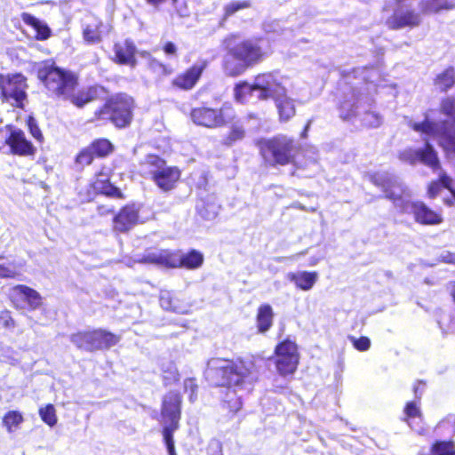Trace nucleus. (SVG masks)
<instances>
[{
  "instance_id": "2f4dec72",
  "label": "nucleus",
  "mask_w": 455,
  "mask_h": 455,
  "mask_svg": "<svg viewBox=\"0 0 455 455\" xmlns=\"http://www.w3.org/2000/svg\"><path fill=\"white\" fill-rule=\"evenodd\" d=\"M420 455H455V444L453 442H436L428 453Z\"/></svg>"
},
{
  "instance_id": "e433bc0d",
  "label": "nucleus",
  "mask_w": 455,
  "mask_h": 455,
  "mask_svg": "<svg viewBox=\"0 0 455 455\" xmlns=\"http://www.w3.org/2000/svg\"><path fill=\"white\" fill-rule=\"evenodd\" d=\"M438 175L440 178V181L439 182H432L429 185L428 195L432 197L435 196V195H437V193L440 189V187L442 185L444 188L450 189L455 196V192L451 188V180L445 173L440 172Z\"/></svg>"
},
{
  "instance_id": "09e8293b",
  "label": "nucleus",
  "mask_w": 455,
  "mask_h": 455,
  "mask_svg": "<svg viewBox=\"0 0 455 455\" xmlns=\"http://www.w3.org/2000/svg\"><path fill=\"white\" fill-rule=\"evenodd\" d=\"M0 323L6 328H13L15 326L14 320L11 316V314L9 311L1 312Z\"/></svg>"
},
{
  "instance_id": "f704fd0d",
  "label": "nucleus",
  "mask_w": 455,
  "mask_h": 455,
  "mask_svg": "<svg viewBox=\"0 0 455 455\" xmlns=\"http://www.w3.org/2000/svg\"><path fill=\"white\" fill-rule=\"evenodd\" d=\"M454 78H455L454 69L448 68L437 76V78L435 80V84L441 90H447L448 88H451L453 85Z\"/></svg>"
},
{
  "instance_id": "bb28decb",
  "label": "nucleus",
  "mask_w": 455,
  "mask_h": 455,
  "mask_svg": "<svg viewBox=\"0 0 455 455\" xmlns=\"http://www.w3.org/2000/svg\"><path fill=\"white\" fill-rule=\"evenodd\" d=\"M274 312L268 304L260 305L257 312V328L259 332L267 331L273 324Z\"/></svg>"
},
{
  "instance_id": "b1692460",
  "label": "nucleus",
  "mask_w": 455,
  "mask_h": 455,
  "mask_svg": "<svg viewBox=\"0 0 455 455\" xmlns=\"http://www.w3.org/2000/svg\"><path fill=\"white\" fill-rule=\"evenodd\" d=\"M115 60L120 64L133 66L135 64V46L128 40L117 43L114 46Z\"/></svg>"
},
{
  "instance_id": "ddd939ff",
  "label": "nucleus",
  "mask_w": 455,
  "mask_h": 455,
  "mask_svg": "<svg viewBox=\"0 0 455 455\" xmlns=\"http://www.w3.org/2000/svg\"><path fill=\"white\" fill-rule=\"evenodd\" d=\"M299 354L297 344L287 339L275 348V365L277 372L283 377L292 375L299 365Z\"/></svg>"
},
{
  "instance_id": "9d476101",
  "label": "nucleus",
  "mask_w": 455,
  "mask_h": 455,
  "mask_svg": "<svg viewBox=\"0 0 455 455\" xmlns=\"http://www.w3.org/2000/svg\"><path fill=\"white\" fill-rule=\"evenodd\" d=\"M27 79L23 75L19 73L0 75V92L3 101L22 108L27 101Z\"/></svg>"
},
{
  "instance_id": "cd10ccee",
  "label": "nucleus",
  "mask_w": 455,
  "mask_h": 455,
  "mask_svg": "<svg viewBox=\"0 0 455 455\" xmlns=\"http://www.w3.org/2000/svg\"><path fill=\"white\" fill-rule=\"evenodd\" d=\"M160 305L164 310L183 314L187 311L186 307L168 291H161Z\"/></svg>"
},
{
  "instance_id": "052dcab7",
  "label": "nucleus",
  "mask_w": 455,
  "mask_h": 455,
  "mask_svg": "<svg viewBox=\"0 0 455 455\" xmlns=\"http://www.w3.org/2000/svg\"><path fill=\"white\" fill-rule=\"evenodd\" d=\"M317 262H318V260H317V259H315V260L311 261V262L309 263V265H310V266H315V265H316V264H317Z\"/></svg>"
},
{
  "instance_id": "e2e57ef3",
  "label": "nucleus",
  "mask_w": 455,
  "mask_h": 455,
  "mask_svg": "<svg viewBox=\"0 0 455 455\" xmlns=\"http://www.w3.org/2000/svg\"><path fill=\"white\" fill-rule=\"evenodd\" d=\"M291 88H292V92H291L292 94H295V92H293V90H294V85L293 84L291 85Z\"/></svg>"
},
{
  "instance_id": "c85d7f7f",
  "label": "nucleus",
  "mask_w": 455,
  "mask_h": 455,
  "mask_svg": "<svg viewBox=\"0 0 455 455\" xmlns=\"http://www.w3.org/2000/svg\"><path fill=\"white\" fill-rule=\"evenodd\" d=\"M23 421L24 417L19 411H9L4 415L2 419L3 427L10 434L20 429Z\"/></svg>"
},
{
  "instance_id": "c9c22d12",
  "label": "nucleus",
  "mask_w": 455,
  "mask_h": 455,
  "mask_svg": "<svg viewBox=\"0 0 455 455\" xmlns=\"http://www.w3.org/2000/svg\"><path fill=\"white\" fill-rule=\"evenodd\" d=\"M90 147L97 156H105L113 150V146L110 141L105 139L93 141Z\"/></svg>"
},
{
  "instance_id": "58836bf2",
  "label": "nucleus",
  "mask_w": 455,
  "mask_h": 455,
  "mask_svg": "<svg viewBox=\"0 0 455 455\" xmlns=\"http://www.w3.org/2000/svg\"><path fill=\"white\" fill-rule=\"evenodd\" d=\"M27 21L36 29L37 39L44 40L50 36L49 28L39 20L29 16Z\"/></svg>"
},
{
  "instance_id": "a19ab883",
  "label": "nucleus",
  "mask_w": 455,
  "mask_h": 455,
  "mask_svg": "<svg viewBox=\"0 0 455 455\" xmlns=\"http://www.w3.org/2000/svg\"><path fill=\"white\" fill-rule=\"evenodd\" d=\"M404 413L407 417L409 425L411 426V420L421 418V411L419 404L416 402H410L406 404Z\"/></svg>"
},
{
  "instance_id": "49530a36",
  "label": "nucleus",
  "mask_w": 455,
  "mask_h": 455,
  "mask_svg": "<svg viewBox=\"0 0 455 455\" xmlns=\"http://www.w3.org/2000/svg\"><path fill=\"white\" fill-rule=\"evenodd\" d=\"M184 388H185V391H190L191 394L189 395V400L191 402H194L195 399H196V390H197V385L196 383V380L194 379H186L184 380Z\"/></svg>"
},
{
  "instance_id": "de8ad7c7",
  "label": "nucleus",
  "mask_w": 455,
  "mask_h": 455,
  "mask_svg": "<svg viewBox=\"0 0 455 455\" xmlns=\"http://www.w3.org/2000/svg\"><path fill=\"white\" fill-rule=\"evenodd\" d=\"M354 104L345 101L340 106V116L343 119H350L354 115Z\"/></svg>"
},
{
  "instance_id": "4468645a",
  "label": "nucleus",
  "mask_w": 455,
  "mask_h": 455,
  "mask_svg": "<svg viewBox=\"0 0 455 455\" xmlns=\"http://www.w3.org/2000/svg\"><path fill=\"white\" fill-rule=\"evenodd\" d=\"M233 111L230 108L223 106L220 108L201 107L194 108L191 112L193 122L207 128H217L225 125L232 120Z\"/></svg>"
},
{
  "instance_id": "6ab92c4d",
  "label": "nucleus",
  "mask_w": 455,
  "mask_h": 455,
  "mask_svg": "<svg viewBox=\"0 0 455 455\" xmlns=\"http://www.w3.org/2000/svg\"><path fill=\"white\" fill-rule=\"evenodd\" d=\"M6 144L10 147L12 153L22 156H34L36 148L28 141L25 133L19 129L11 131L10 136L6 139Z\"/></svg>"
},
{
  "instance_id": "2eb2a0df",
  "label": "nucleus",
  "mask_w": 455,
  "mask_h": 455,
  "mask_svg": "<svg viewBox=\"0 0 455 455\" xmlns=\"http://www.w3.org/2000/svg\"><path fill=\"white\" fill-rule=\"evenodd\" d=\"M235 38V36L231 35L225 39L224 44L226 48L230 49L236 58L240 59L248 67L261 60L263 52L256 42L246 40L238 44L233 45V42Z\"/></svg>"
},
{
  "instance_id": "412c9836",
  "label": "nucleus",
  "mask_w": 455,
  "mask_h": 455,
  "mask_svg": "<svg viewBox=\"0 0 455 455\" xmlns=\"http://www.w3.org/2000/svg\"><path fill=\"white\" fill-rule=\"evenodd\" d=\"M204 68V63L195 64L190 68L176 76L172 81V84L183 90L192 89L200 78Z\"/></svg>"
},
{
  "instance_id": "37998d69",
  "label": "nucleus",
  "mask_w": 455,
  "mask_h": 455,
  "mask_svg": "<svg viewBox=\"0 0 455 455\" xmlns=\"http://www.w3.org/2000/svg\"><path fill=\"white\" fill-rule=\"evenodd\" d=\"M94 153L91 147H87L80 151L76 156V163L82 166H86L92 164L94 158Z\"/></svg>"
},
{
  "instance_id": "5fc2aeb1",
  "label": "nucleus",
  "mask_w": 455,
  "mask_h": 455,
  "mask_svg": "<svg viewBox=\"0 0 455 455\" xmlns=\"http://www.w3.org/2000/svg\"><path fill=\"white\" fill-rule=\"evenodd\" d=\"M164 51L168 55L175 54L176 52V46L172 43H167L164 46Z\"/></svg>"
},
{
  "instance_id": "4d7b16f0",
  "label": "nucleus",
  "mask_w": 455,
  "mask_h": 455,
  "mask_svg": "<svg viewBox=\"0 0 455 455\" xmlns=\"http://www.w3.org/2000/svg\"><path fill=\"white\" fill-rule=\"evenodd\" d=\"M147 1L151 4L157 5L159 4L165 2L166 0H147ZM172 1H173V3H175L177 0H172Z\"/></svg>"
},
{
  "instance_id": "423d86ee",
  "label": "nucleus",
  "mask_w": 455,
  "mask_h": 455,
  "mask_svg": "<svg viewBox=\"0 0 455 455\" xmlns=\"http://www.w3.org/2000/svg\"><path fill=\"white\" fill-rule=\"evenodd\" d=\"M213 363L222 372L223 385L240 387L246 383L251 384L256 378V368L251 360L235 362L216 360Z\"/></svg>"
},
{
  "instance_id": "f257e3e1",
  "label": "nucleus",
  "mask_w": 455,
  "mask_h": 455,
  "mask_svg": "<svg viewBox=\"0 0 455 455\" xmlns=\"http://www.w3.org/2000/svg\"><path fill=\"white\" fill-rule=\"evenodd\" d=\"M455 124V100L446 99L443 100L440 110H430L426 114L422 123L413 122L411 128L419 132L426 140L424 150L406 149L400 154L403 161L411 164L421 162L433 170L439 168V161L435 151L428 140H436L448 153H455V139L451 126Z\"/></svg>"
},
{
  "instance_id": "bf43d9fd",
  "label": "nucleus",
  "mask_w": 455,
  "mask_h": 455,
  "mask_svg": "<svg viewBox=\"0 0 455 455\" xmlns=\"http://www.w3.org/2000/svg\"><path fill=\"white\" fill-rule=\"evenodd\" d=\"M450 263H455V256L450 255L449 259H446Z\"/></svg>"
},
{
  "instance_id": "1a4fd4ad",
  "label": "nucleus",
  "mask_w": 455,
  "mask_h": 455,
  "mask_svg": "<svg viewBox=\"0 0 455 455\" xmlns=\"http://www.w3.org/2000/svg\"><path fill=\"white\" fill-rule=\"evenodd\" d=\"M180 395L175 392L168 393L163 400L162 416L166 424L164 428V439L169 455H176L172 432L178 427V421L180 415Z\"/></svg>"
},
{
  "instance_id": "7c9ffc66",
  "label": "nucleus",
  "mask_w": 455,
  "mask_h": 455,
  "mask_svg": "<svg viewBox=\"0 0 455 455\" xmlns=\"http://www.w3.org/2000/svg\"><path fill=\"white\" fill-rule=\"evenodd\" d=\"M203 262V254L196 250L189 251L188 254H180V267L195 269L200 267Z\"/></svg>"
},
{
  "instance_id": "393cba45",
  "label": "nucleus",
  "mask_w": 455,
  "mask_h": 455,
  "mask_svg": "<svg viewBox=\"0 0 455 455\" xmlns=\"http://www.w3.org/2000/svg\"><path fill=\"white\" fill-rule=\"evenodd\" d=\"M419 8L425 14L437 13L455 8V0H420Z\"/></svg>"
},
{
  "instance_id": "f3484780",
  "label": "nucleus",
  "mask_w": 455,
  "mask_h": 455,
  "mask_svg": "<svg viewBox=\"0 0 455 455\" xmlns=\"http://www.w3.org/2000/svg\"><path fill=\"white\" fill-rule=\"evenodd\" d=\"M139 222V208L135 204H129L122 208L114 218V229L117 232H127Z\"/></svg>"
},
{
  "instance_id": "72a5a7b5",
  "label": "nucleus",
  "mask_w": 455,
  "mask_h": 455,
  "mask_svg": "<svg viewBox=\"0 0 455 455\" xmlns=\"http://www.w3.org/2000/svg\"><path fill=\"white\" fill-rule=\"evenodd\" d=\"M38 412L41 419L49 427H54L57 424L56 410L52 404H46L41 407Z\"/></svg>"
},
{
  "instance_id": "4c0bfd02",
  "label": "nucleus",
  "mask_w": 455,
  "mask_h": 455,
  "mask_svg": "<svg viewBox=\"0 0 455 455\" xmlns=\"http://www.w3.org/2000/svg\"><path fill=\"white\" fill-rule=\"evenodd\" d=\"M245 135L244 128L239 124H232L228 135L224 139L226 145H232L235 142L243 139Z\"/></svg>"
},
{
  "instance_id": "39448f33",
  "label": "nucleus",
  "mask_w": 455,
  "mask_h": 455,
  "mask_svg": "<svg viewBox=\"0 0 455 455\" xmlns=\"http://www.w3.org/2000/svg\"><path fill=\"white\" fill-rule=\"evenodd\" d=\"M133 100L126 94L111 97L95 112L99 120H110L116 127H125L132 117Z\"/></svg>"
},
{
  "instance_id": "7ed1b4c3",
  "label": "nucleus",
  "mask_w": 455,
  "mask_h": 455,
  "mask_svg": "<svg viewBox=\"0 0 455 455\" xmlns=\"http://www.w3.org/2000/svg\"><path fill=\"white\" fill-rule=\"evenodd\" d=\"M37 76L46 88L59 97L69 100L76 107H83L97 96L94 87L76 92L77 78L71 72L57 68L52 61L41 62Z\"/></svg>"
},
{
  "instance_id": "4be33fe9",
  "label": "nucleus",
  "mask_w": 455,
  "mask_h": 455,
  "mask_svg": "<svg viewBox=\"0 0 455 455\" xmlns=\"http://www.w3.org/2000/svg\"><path fill=\"white\" fill-rule=\"evenodd\" d=\"M287 279L293 283L298 289L310 291L318 280L317 272L297 271L287 274Z\"/></svg>"
},
{
  "instance_id": "13d9d810",
  "label": "nucleus",
  "mask_w": 455,
  "mask_h": 455,
  "mask_svg": "<svg viewBox=\"0 0 455 455\" xmlns=\"http://www.w3.org/2000/svg\"><path fill=\"white\" fill-rule=\"evenodd\" d=\"M309 126H310V122H308L307 124V125H306V127H305V129H304V131H303V132L301 134L302 137H306L307 136V131L309 129Z\"/></svg>"
},
{
  "instance_id": "603ef678",
  "label": "nucleus",
  "mask_w": 455,
  "mask_h": 455,
  "mask_svg": "<svg viewBox=\"0 0 455 455\" xmlns=\"http://www.w3.org/2000/svg\"><path fill=\"white\" fill-rule=\"evenodd\" d=\"M149 66L156 72L162 73V74L168 73L166 67L156 60H150Z\"/></svg>"
},
{
  "instance_id": "a18cd8bd",
  "label": "nucleus",
  "mask_w": 455,
  "mask_h": 455,
  "mask_svg": "<svg viewBox=\"0 0 455 455\" xmlns=\"http://www.w3.org/2000/svg\"><path fill=\"white\" fill-rule=\"evenodd\" d=\"M354 347L359 351H367L371 347V340L367 337L350 338Z\"/></svg>"
},
{
  "instance_id": "8fccbe9b",
  "label": "nucleus",
  "mask_w": 455,
  "mask_h": 455,
  "mask_svg": "<svg viewBox=\"0 0 455 455\" xmlns=\"http://www.w3.org/2000/svg\"><path fill=\"white\" fill-rule=\"evenodd\" d=\"M28 127L31 135L38 141L43 140V134L33 118L28 120Z\"/></svg>"
},
{
  "instance_id": "a878e982",
  "label": "nucleus",
  "mask_w": 455,
  "mask_h": 455,
  "mask_svg": "<svg viewBox=\"0 0 455 455\" xmlns=\"http://www.w3.org/2000/svg\"><path fill=\"white\" fill-rule=\"evenodd\" d=\"M249 67L243 63L240 59L228 49V53L224 57L223 68L225 73L230 76H236L243 74Z\"/></svg>"
},
{
  "instance_id": "dca6fc26",
  "label": "nucleus",
  "mask_w": 455,
  "mask_h": 455,
  "mask_svg": "<svg viewBox=\"0 0 455 455\" xmlns=\"http://www.w3.org/2000/svg\"><path fill=\"white\" fill-rule=\"evenodd\" d=\"M10 297L17 308L36 310L43 304V298L36 290L26 285H16L10 291Z\"/></svg>"
},
{
  "instance_id": "f8f14e48",
  "label": "nucleus",
  "mask_w": 455,
  "mask_h": 455,
  "mask_svg": "<svg viewBox=\"0 0 455 455\" xmlns=\"http://www.w3.org/2000/svg\"><path fill=\"white\" fill-rule=\"evenodd\" d=\"M288 79L275 72H266L257 75L253 79V89L256 98L259 100H275L283 94Z\"/></svg>"
},
{
  "instance_id": "20e7f679",
  "label": "nucleus",
  "mask_w": 455,
  "mask_h": 455,
  "mask_svg": "<svg viewBox=\"0 0 455 455\" xmlns=\"http://www.w3.org/2000/svg\"><path fill=\"white\" fill-rule=\"evenodd\" d=\"M386 25L393 29L419 26L421 18L415 12V0H393L383 8Z\"/></svg>"
},
{
  "instance_id": "aec40b11",
  "label": "nucleus",
  "mask_w": 455,
  "mask_h": 455,
  "mask_svg": "<svg viewBox=\"0 0 455 455\" xmlns=\"http://www.w3.org/2000/svg\"><path fill=\"white\" fill-rule=\"evenodd\" d=\"M274 100L275 102L279 118L283 122L289 121L295 116V102L304 104L307 101V100H302L300 98L292 99L291 97L288 96L287 88L284 89L283 94L278 95Z\"/></svg>"
},
{
  "instance_id": "473e14b6",
  "label": "nucleus",
  "mask_w": 455,
  "mask_h": 455,
  "mask_svg": "<svg viewBox=\"0 0 455 455\" xmlns=\"http://www.w3.org/2000/svg\"><path fill=\"white\" fill-rule=\"evenodd\" d=\"M102 24L97 20L86 26L84 30V37L85 41L91 44L99 43L101 38V28Z\"/></svg>"
},
{
  "instance_id": "680f3d73",
  "label": "nucleus",
  "mask_w": 455,
  "mask_h": 455,
  "mask_svg": "<svg viewBox=\"0 0 455 455\" xmlns=\"http://www.w3.org/2000/svg\"><path fill=\"white\" fill-rule=\"evenodd\" d=\"M452 296H453V299L455 300V285L452 288Z\"/></svg>"
},
{
  "instance_id": "a211bd4d",
  "label": "nucleus",
  "mask_w": 455,
  "mask_h": 455,
  "mask_svg": "<svg viewBox=\"0 0 455 455\" xmlns=\"http://www.w3.org/2000/svg\"><path fill=\"white\" fill-rule=\"evenodd\" d=\"M144 262L155 264L164 267H180V253L170 250H156L148 252L143 259Z\"/></svg>"
},
{
  "instance_id": "79ce46f5",
  "label": "nucleus",
  "mask_w": 455,
  "mask_h": 455,
  "mask_svg": "<svg viewBox=\"0 0 455 455\" xmlns=\"http://www.w3.org/2000/svg\"><path fill=\"white\" fill-rule=\"evenodd\" d=\"M164 379L167 384L176 382L180 379V374L177 367L173 363H169L163 369Z\"/></svg>"
},
{
  "instance_id": "864d4df0",
  "label": "nucleus",
  "mask_w": 455,
  "mask_h": 455,
  "mask_svg": "<svg viewBox=\"0 0 455 455\" xmlns=\"http://www.w3.org/2000/svg\"><path fill=\"white\" fill-rule=\"evenodd\" d=\"M424 387H425V384L423 382L418 381L417 383H415V385L413 387V390H414L415 395L417 397L419 398V394L420 395L423 393Z\"/></svg>"
},
{
  "instance_id": "9b49d317",
  "label": "nucleus",
  "mask_w": 455,
  "mask_h": 455,
  "mask_svg": "<svg viewBox=\"0 0 455 455\" xmlns=\"http://www.w3.org/2000/svg\"><path fill=\"white\" fill-rule=\"evenodd\" d=\"M70 339L78 348L92 352L115 346L119 342L120 338L106 330L97 329L75 333Z\"/></svg>"
},
{
  "instance_id": "6e6d98bb",
  "label": "nucleus",
  "mask_w": 455,
  "mask_h": 455,
  "mask_svg": "<svg viewBox=\"0 0 455 455\" xmlns=\"http://www.w3.org/2000/svg\"><path fill=\"white\" fill-rule=\"evenodd\" d=\"M204 216L207 219H212L217 215V207L215 205L212 206V211L209 213H203Z\"/></svg>"
},
{
  "instance_id": "ea45409f",
  "label": "nucleus",
  "mask_w": 455,
  "mask_h": 455,
  "mask_svg": "<svg viewBox=\"0 0 455 455\" xmlns=\"http://www.w3.org/2000/svg\"><path fill=\"white\" fill-rule=\"evenodd\" d=\"M361 121L365 127L375 128L380 125L381 116L375 112L368 111L362 116Z\"/></svg>"
},
{
  "instance_id": "c03bdc74",
  "label": "nucleus",
  "mask_w": 455,
  "mask_h": 455,
  "mask_svg": "<svg viewBox=\"0 0 455 455\" xmlns=\"http://www.w3.org/2000/svg\"><path fill=\"white\" fill-rule=\"evenodd\" d=\"M250 6L249 2L243 1V2H232L228 4H227L224 8L225 10V17H228L230 15H233L235 12H236L239 10L245 9Z\"/></svg>"
},
{
  "instance_id": "c756f323",
  "label": "nucleus",
  "mask_w": 455,
  "mask_h": 455,
  "mask_svg": "<svg viewBox=\"0 0 455 455\" xmlns=\"http://www.w3.org/2000/svg\"><path fill=\"white\" fill-rule=\"evenodd\" d=\"M234 96L236 101L244 103L248 101L251 96L256 97V92L253 89V82L251 84L243 82L237 84L234 89Z\"/></svg>"
},
{
  "instance_id": "3c124183",
  "label": "nucleus",
  "mask_w": 455,
  "mask_h": 455,
  "mask_svg": "<svg viewBox=\"0 0 455 455\" xmlns=\"http://www.w3.org/2000/svg\"><path fill=\"white\" fill-rule=\"evenodd\" d=\"M18 274L16 268L12 266H3L0 264V277L12 278Z\"/></svg>"
},
{
  "instance_id": "f03ea898",
  "label": "nucleus",
  "mask_w": 455,
  "mask_h": 455,
  "mask_svg": "<svg viewBox=\"0 0 455 455\" xmlns=\"http://www.w3.org/2000/svg\"><path fill=\"white\" fill-rule=\"evenodd\" d=\"M371 180L382 188L386 197L392 200L402 212L412 214L414 220L423 225H436L443 221L440 213L419 201H411V191L396 178L387 174H375Z\"/></svg>"
},
{
  "instance_id": "6e6552de",
  "label": "nucleus",
  "mask_w": 455,
  "mask_h": 455,
  "mask_svg": "<svg viewBox=\"0 0 455 455\" xmlns=\"http://www.w3.org/2000/svg\"><path fill=\"white\" fill-rule=\"evenodd\" d=\"M141 164L163 191L172 189L180 177L178 168L167 166L165 161L157 156L148 155Z\"/></svg>"
},
{
  "instance_id": "0eeeda50",
  "label": "nucleus",
  "mask_w": 455,
  "mask_h": 455,
  "mask_svg": "<svg viewBox=\"0 0 455 455\" xmlns=\"http://www.w3.org/2000/svg\"><path fill=\"white\" fill-rule=\"evenodd\" d=\"M264 159L270 164H287L294 155L293 140L284 137H275L270 140H261L258 143Z\"/></svg>"
},
{
  "instance_id": "5701e85b",
  "label": "nucleus",
  "mask_w": 455,
  "mask_h": 455,
  "mask_svg": "<svg viewBox=\"0 0 455 455\" xmlns=\"http://www.w3.org/2000/svg\"><path fill=\"white\" fill-rule=\"evenodd\" d=\"M92 188L95 193H100L110 196L120 197L121 192L109 182V174L108 172L97 173L92 181Z\"/></svg>"
}]
</instances>
